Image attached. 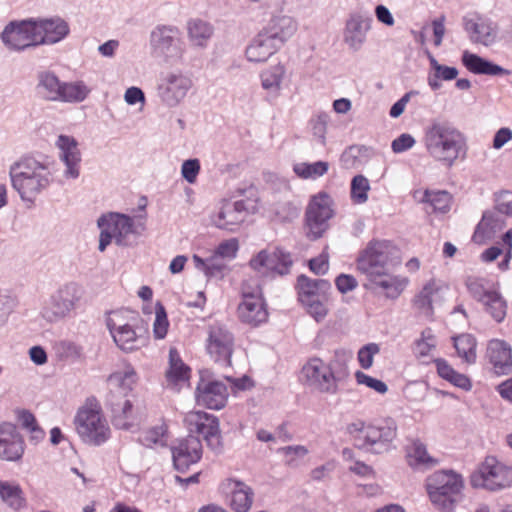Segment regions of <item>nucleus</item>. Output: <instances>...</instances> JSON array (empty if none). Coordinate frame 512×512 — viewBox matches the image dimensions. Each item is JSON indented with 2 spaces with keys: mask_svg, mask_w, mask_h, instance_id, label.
Masks as SVG:
<instances>
[{
  "mask_svg": "<svg viewBox=\"0 0 512 512\" xmlns=\"http://www.w3.org/2000/svg\"><path fill=\"white\" fill-rule=\"evenodd\" d=\"M394 250L389 241L374 240L357 258V270L368 278V287L374 291L384 292L390 299L398 298L408 283L406 278L389 274Z\"/></svg>",
  "mask_w": 512,
  "mask_h": 512,
  "instance_id": "f257e3e1",
  "label": "nucleus"
},
{
  "mask_svg": "<svg viewBox=\"0 0 512 512\" xmlns=\"http://www.w3.org/2000/svg\"><path fill=\"white\" fill-rule=\"evenodd\" d=\"M55 161L42 154H27L9 167L11 187L26 204L33 205L37 197L54 182Z\"/></svg>",
  "mask_w": 512,
  "mask_h": 512,
  "instance_id": "f03ea898",
  "label": "nucleus"
},
{
  "mask_svg": "<svg viewBox=\"0 0 512 512\" xmlns=\"http://www.w3.org/2000/svg\"><path fill=\"white\" fill-rule=\"evenodd\" d=\"M422 142L428 155L447 167L464 158L467 152L465 135L448 121L435 120L427 125Z\"/></svg>",
  "mask_w": 512,
  "mask_h": 512,
  "instance_id": "7ed1b4c3",
  "label": "nucleus"
},
{
  "mask_svg": "<svg viewBox=\"0 0 512 512\" xmlns=\"http://www.w3.org/2000/svg\"><path fill=\"white\" fill-rule=\"evenodd\" d=\"M100 229L99 251L103 252L112 241L122 247L131 246L146 229V215L129 216L119 212H109L97 220Z\"/></svg>",
  "mask_w": 512,
  "mask_h": 512,
  "instance_id": "20e7f679",
  "label": "nucleus"
},
{
  "mask_svg": "<svg viewBox=\"0 0 512 512\" xmlns=\"http://www.w3.org/2000/svg\"><path fill=\"white\" fill-rule=\"evenodd\" d=\"M36 95L43 101L77 104L83 102L91 89L82 80L62 81L52 70L37 72Z\"/></svg>",
  "mask_w": 512,
  "mask_h": 512,
  "instance_id": "39448f33",
  "label": "nucleus"
},
{
  "mask_svg": "<svg viewBox=\"0 0 512 512\" xmlns=\"http://www.w3.org/2000/svg\"><path fill=\"white\" fill-rule=\"evenodd\" d=\"M431 503L439 510L453 512L463 499L464 478L454 470H438L429 475L425 482Z\"/></svg>",
  "mask_w": 512,
  "mask_h": 512,
  "instance_id": "423d86ee",
  "label": "nucleus"
},
{
  "mask_svg": "<svg viewBox=\"0 0 512 512\" xmlns=\"http://www.w3.org/2000/svg\"><path fill=\"white\" fill-rule=\"evenodd\" d=\"M347 431L356 448L372 453L386 451L397 436L394 420L386 419L377 424L356 421L348 425Z\"/></svg>",
  "mask_w": 512,
  "mask_h": 512,
  "instance_id": "0eeeda50",
  "label": "nucleus"
},
{
  "mask_svg": "<svg viewBox=\"0 0 512 512\" xmlns=\"http://www.w3.org/2000/svg\"><path fill=\"white\" fill-rule=\"evenodd\" d=\"M138 314L128 309L110 311L106 316V326L115 344L124 352L138 349L142 344L141 336L135 331Z\"/></svg>",
  "mask_w": 512,
  "mask_h": 512,
  "instance_id": "6e6552de",
  "label": "nucleus"
},
{
  "mask_svg": "<svg viewBox=\"0 0 512 512\" xmlns=\"http://www.w3.org/2000/svg\"><path fill=\"white\" fill-rule=\"evenodd\" d=\"M81 288L74 282L67 283L56 290L45 301L41 316L49 323H57L70 317L81 298Z\"/></svg>",
  "mask_w": 512,
  "mask_h": 512,
  "instance_id": "1a4fd4ad",
  "label": "nucleus"
},
{
  "mask_svg": "<svg viewBox=\"0 0 512 512\" xmlns=\"http://www.w3.org/2000/svg\"><path fill=\"white\" fill-rule=\"evenodd\" d=\"M474 488L499 491L512 486V466L488 456L470 478Z\"/></svg>",
  "mask_w": 512,
  "mask_h": 512,
  "instance_id": "9d476101",
  "label": "nucleus"
},
{
  "mask_svg": "<svg viewBox=\"0 0 512 512\" xmlns=\"http://www.w3.org/2000/svg\"><path fill=\"white\" fill-rule=\"evenodd\" d=\"M151 50L166 62L182 60L186 52L185 43L180 36V30L174 25L160 24L150 33Z\"/></svg>",
  "mask_w": 512,
  "mask_h": 512,
  "instance_id": "9b49d317",
  "label": "nucleus"
},
{
  "mask_svg": "<svg viewBox=\"0 0 512 512\" xmlns=\"http://www.w3.org/2000/svg\"><path fill=\"white\" fill-rule=\"evenodd\" d=\"M242 301L238 305V317L241 322L257 327L268 319V311L262 289L257 281L246 280L241 288Z\"/></svg>",
  "mask_w": 512,
  "mask_h": 512,
  "instance_id": "f8f14e48",
  "label": "nucleus"
},
{
  "mask_svg": "<svg viewBox=\"0 0 512 512\" xmlns=\"http://www.w3.org/2000/svg\"><path fill=\"white\" fill-rule=\"evenodd\" d=\"M75 426L82 441L89 445L100 446L111 436L107 420L96 408H81L75 417Z\"/></svg>",
  "mask_w": 512,
  "mask_h": 512,
  "instance_id": "ddd939ff",
  "label": "nucleus"
},
{
  "mask_svg": "<svg viewBox=\"0 0 512 512\" xmlns=\"http://www.w3.org/2000/svg\"><path fill=\"white\" fill-rule=\"evenodd\" d=\"M193 86L189 75L180 69L160 73L157 82V95L167 107H177L188 95Z\"/></svg>",
  "mask_w": 512,
  "mask_h": 512,
  "instance_id": "4468645a",
  "label": "nucleus"
},
{
  "mask_svg": "<svg viewBox=\"0 0 512 512\" xmlns=\"http://www.w3.org/2000/svg\"><path fill=\"white\" fill-rule=\"evenodd\" d=\"M332 200L326 193L312 197L305 212V233L310 240H317L329 228V220L333 217Z\"/></svg>",
  "mask_w": 512,
  "mask_h": 512,
  "instance_id": "2eb2a0df",
  "label": "nucleus"
},
{
  "mask_svg": "<svg viewBox=\"0 0 512 512\" xmlns=\"http://www.w3.org/2000/svg\"><path fill=\"white\" fill-rule=\"evenodd\" d=\"M307 384L314 390L329 395L338 392V379L331 364L320 358L310 359L302 368Z\"/></svg>",
  "mask_w": 512,
  "mask_h": 512,
  "instance_id": "dca6fc26",
  "label": "nucleus"
},
{
  "mask_svg": "<svg viewBox=\"0 0 512 512\" xmlns=\"http://www.w3.org/2000/svg\"><path fill=\"white\" fill-rule=\"evenodd\" d=\"M0 39L9 50L16 52L37 47L33 17L9 22L1 32Z\"/></svg>",
  "mask_w": 512,
  "mask_h": 512,
  "instance_id": "f3484780",
  "label": "nucleus"
},
{
  "mask_svg": "<svg viewBox=\"0 0 512 512\" xmlns=\"http://www.w3.org/2000/svg\"><path fill=\"white\" fill-rule=\"evenodd\" d=\"M293 264L290 252L276 247L273 251L261 250L251 258L250 267L265 276L286 275Z\"/></svg>",
  "mask_w": 512,
  "mask_h": 512,
  "instance_id": "a211bd4d",
  "label": "nucleus"
},
{
  "mask_svg": "<svg viewBox=\"0 0 512 512\" xmlns=\"http://www.w3.org/2000/svg\"><path fill=\"white\" fill-rule=\"evenodd\" d=\"M254 209L255 206L249 200H225L218 212L211 216V222L219 229L234 232Z\"/></svg>",
  "mask_w": 512,
  "mask_h": 512,
  "instance_id": "6ab92c4d",
  "label": "nucleus"
},
{
  "mask_svg": "<svg viewBox=\"0 0 512 512\" xmlns=\"http://www.w3.org/2000/svg\"><path fill=\"white\" fill-rule=\"evenodd\" d=\"M496 210L487 211L483 214L481 221L473 234V241L481 243L485 237H490L492 233L502 225L500 214L512 216V192L503 191L496 197Z\"/></svg>",
  "mask_w": 512,
  "mask_h": 512,
  "instance_id": "aec40b11",
  "label": "nucleus"
},
{
  "mask_svg": "<svg viewBox=\"0 0 512 512\" xmlns=\"http://www.w3.org/2000/svg\"><path fill=\"white\" fill-rule=\"evenodd\" d=\"M233 346L234 337L224 325L215 323L209 326L206 350L215 362L229 366Z\"/></svg>",
  "mask_w": 512,
  "mask_h": 512,
  "instance_id": "412c9836",
  "label": "nucleus"
},
{
  "mask_svg": "<svg viewBox=\"0 0 512 512\" xmlns=\"http://www.w3.org/2000/svg\"><path fill=\"white\" fill-rule=\"evenodd\" d=\"M38 46L55 45L68 37L70 25L58 15L33 17Z\"/></svg>",
  "mask_w": 512,
  "mask_h": 512,
  "instance_id": "4be33fe9",
  "label": "nucleus"
},
{
  "mask_svg": "<svg viewBox=\"0 0 512 512\" xmlns=\"http://www.w3.org/2000/svg\"><path fill=\"white\" fill-rule=\"evenodd\" d=\"M59 150V159L64 164V178L75 180L80 176V164L82 161L78 141L69 135L61 134L55 141Z\"/></svg>",
  "mask_w": 512,
  "mask_h": 512,
  "instance_id": "5701e85b",
  "label": "nucleus"
},
{
  "mask_svg": "<svg viewBox=\"0 0 512 512\" xmlns=\"http://www.w3.org/2000/svg\"><path fill=\"white\" fill-rule=\"evenodd\" d=\"M463 25L470 41L474 44L489 47L498 39V26L488 18L479 15L465 17Z\"/></svg>",
  "mask_w": 512,
  "mask_h": 512,
  "instance_id": "b1692460",
  "label": "nucleus"
},
{
  "mask_svg": "<svg viewBox=\"0 0 512 512\" xmlns=\"http://www.w3.org/2000/svg\"><path fill=\"white\" fill-rule=\"evenodd\" d=\"M24 451L25 443L16 426L9 422L0 424V459L17 462Z\"/></svg>",
  "mask_w": 512,
  "mask_h": 512,
  "instance_id": "393cba45",
  "label": "nucleus"
},
{
  "mask_svg": "<svg viewBox=\"0 0 512 512\" xmlns=\"http://www.w3.org/2000/svg\"><path fill=\"white\" fill-rule=\"evenodd\" d=\"M171 450L174 467L180 472L186 471L202 456V444L198 437L192 435L179 440Z\"/></svg>",
  "mask_w": 512,
  "mask_h": 512,
  "instance_id": "a878e982",
  "label": "nucleus"
},
{
  "mask_svg": "<svg viewBox=\"0 0 512 512\" xmlns=\"http://www.w3.org/2000/svg\"><path fill=\"white\" fill-rule=\"evenodd\" d=\"M185 423L190 432L203 436L209 444H218L219 422L214 415L202 411H191L186 414Z\"/></svg>",
  "mask_w": 512,
  "mask_h": 512,
  "instance_id": "bb28decb",
  "label": "nucleus"
},
{
  "mask_svg": "<svg viewBox=\"0 0 512 512\" xmlns=\"http://www.w3.org/2000/svg\"><path fill=\"white\" fill-rule=\"evenodd\" d=\"M297 30L298 22L294 17L286 14H277L270 18L261 31L281 48L295 35Z\"/></svg>",
  "mask_w": 512,
  "mask_h": 512,
  "instance_id": "cd10ccee",
  "label": "nucleus"
},
{
  "mask_svg": "<svg viewBox=\"0 0 512 512\" xmlns=\"http://www.w3.org/2000/svg\"><path fill=\"white\" fill-rule=\"evenodd\" d=\"M371 16L353 13L346 21L343 39L345 44L353 51H358L366 42L367 33L371 29Z\"/></svg>",
  "mask_w": 512,
  "mask_h": 512,
  "instance_id": "c85d7f7f",
  "label": "nucleus"
},
{
  "mask_svg": "<svg viewBox=\"0 0 512 512\" xmlns=\"http://www.w3.org/2000/svg\"><path fill=\"white\" fill-rule=\"evenodd\" d=\"M228 390L220 381H202L196 389V400L199 405L208 409L219 410L227 402Z\"/></svg>",
  "mask_w": 512,
  "mask_h": 512,
  "instance_id": "c756f323",
  "label": "nucleus"
},
{
  "mask_svg": "<svg viewBox=\"0 0 512 512\" xmlns=\"http://www.w3.org/2000/svg\"><path fill=\"white\" fill-rule=\"evenodd\" d=\"M487 357L497 375L512 373V348L506 341L490 340L487 346Z\"/></svg>",
  "mask_w": 512,
  "mask_h": 512,
  "instance_id": "7c9ffc66",
  "label": "nucleus"
},
{
  "mask_svg": "<svg viewBox=\"0 0 512 512\" xmlns=\"http://www.w3.org/2000/svg\"><path fill=\"white\" fill-rule=\"evenodd\" d=\"M187 39L194 49H206L214 35V26L199 17L190 18L186 25Z\"/></svg>",
  "mask_w": 512,
  "mask_h": 512,
  "instance_id": "2f4dec72",
  "label": "nucleus"
},
{
  "mask_svg": "<svg viewBox=\"0 0 512 512\" xmlns=\"http://www.w3.org/2000/svg\"><path fill=\"white\" fill-rule=\"evenodd\" d=\"M112 422L117 429L131 430L137 427L141 417L129 399L111 404Z\"/></svg>",
  "mask_w": 512,
  "mask_h": 512,
  "instance_id": "473e14b6",
  "label": "nucleus"
},
{
  "mask_svg": "<svg viewBox=\"0 0 512 512\" xmlns=\"http://www.w3.org/2000/svg\"><path fill=\"white\" fill-rule=\"evenodd\" d=\"M279 49L280 47H278L263 31H260L246 47L245 56L249 62L263 63Z\"/></svg>",
  "mask_w": 512,
  "mask_h": 512,
  "instance_id": "72a5a7b5",
  "label": "nucleus"
},
{
  "mask_svg": "<svg viewBox=\"0 0 512 512\" xmlns=\"http://www.w3.org/2000/svg\"><path fill=\"white\" fill-rule=\"evenodd\" d=\"M230 489V506L235 512H248L252 507L254 492L246 483L230 479L228 482Z\"/></svg>",
  "mask_w": 512,
  "mask_h": 512,
  "instance_id": "f704fd0d",
  "label": "nucleus"
},
{
  "mask_svg": "<svg viewBox=\"0 0 512 512\" xmlns=\"http://www.w3.org/2000/svg\"><path fill=\"white\" fill-rule=\"evenodd\" d=\"M408 465L414 470L424 471L438 465V459L431 456L419 440L413 441L406 449Z\"/></svg>",
  "mask_w": 512,
  "mask_h": 512,
  "instance_id": "c9c22d12",
  "label": "nucleus"
},
{
  "mask_svg": "<svg viewBox=\"0 0 512 512\" xmlns=\"http://www.w3.org/2000/svg\"><path fill=\"white\" fill-rule=\"evenodd\" d=\"M462 63L470 72L474 74H483L490 76L509 74L508 70L476 54L470 53L469 51L463 52Z\"/></svg>",
  "mask_w": 512,
  "mask_h": 512,
  "instance_id": "e433bc0d",
  "label": "nucleus"
},
{
  "mask_svg": "<svg viewBox=\"0 0 512 512\" xmlns=\"http://www.w3.org/2000/svg\"><path fill=\"white\" fill-rule=\"evenodd\" d=\"M299 301L324 297L328 294L331 285L324 279H312L305 275H300L297 279Z\"/></svg>",
  "mask_w": 512,
  "mask_h": 512,
  "instance_id": "4c0bfd02",
  "label": "nucleus"
},
{
  "mask_svg": "<svg viewBox=\"0 0 512 512\" xmlns=\"http://www.w3.org/2000/svg\"><path fill=\"white\" fill-rule=\"evenodd\" d=\"M465 286L469 295L479 303L488 299L499 290L498 285L493 281L486 277L474 275L468 276L465 279Z\"/></svg>",
  "mask_w": 512,
  "mask_h": 512,
  "instance_id": "58836bf2",
  "label": "nucleus"
},
{
  "mask_svg": "<svg viewBox=\"0 0 512 512\" xmlns=\"http://www.w3.org/2000/svg\"><path fill=\"white\" fill-rule=\"evenodd\" d=\"M286 74L285 66L278 63L269 66L260 73L261 86L269 94L278 96L281 90L282 82Z\"/></svg>",
  "mask_w": 512,
  "mask_h": 512,
  "instance_id": "ea45409f",
  "label": "nucleus"
},
{
  "mask_svg": "<svg viewBox=\"0 0 512 512\" xmlns=\"http://www.w3.org/2000/svg\"><path fill=\"white\" fill-rule=\"evenodd\" d=\"M437 292L438 286L434 281H430L425 284L413 299L414 308L425 317H430L433 313L432 303Z\"/></svg>",
  "mask_w": 512,
  "mask_h": 512,
  "instance_id": "a19ab883",
  "label": "nucleus"
},
{
  "mask_svg": "<svg viewBox=\"0 0 512 512\" xmlns=\"http://www.w3.org/2000/svg\"><path fill=\"white\" fill-rule=\"evenodd\" d=\"M327 161L298 162L293 165L294 173L303 180H316L324 176L329 170Z\"/></svg>",
  "mask_w": 512,
  "mask_h": 512,
  "instance_id": "79ce46f5",
  "label": "nucleus"
},
{
  "mask_svg": "<svg viewBox=\"0 0 512 512\" xmlns=\"http://www.w3.org/2000/svg\"><path fill=\"white\" fill-rule=\"evenodd\" d=\"M192 259L195 268L203 272L207 278L222 275L223 270L226 268L225 261L216 253H213L210 257L206 259H203L195 254L193 255Z\"/></svg>",
  "mask_w": 512,
  "mask_h": 512,
  "instance_id": "37998d69",
  "label": "nucleus"
},
{
  "mask_svg": "<svg viewBox=\"0 0 512 512\" xmlns=\"http://www.w3.org/2000/svg\"><path fill=\"white\" fill-rule=\"evenodd\" d=\"M0 497L9 507L19 510L25 505L23 491L19 484L0 480Z\"/></svg>",
  "mask_w": 512,
  "mask_h": 512,
  "instance_id": "c03bdc74",
  "label": "nucleus"
},
{
  "mask_svg": "<svg viewBox=\"0 0 512 512\" xmlns=\"http://www.w3.org/2000/svg\"><path fill=\"white\" fill-rule=\"evenodd\" d=\"M137 380V373L129 364L115 371L108 378V382L111 386L121 389L124 393L131 391Z\"/></svg>",
  "mask_w": 512,
  "mask_h": 512,
  "instance_id": "a18cd8bd",
  "label": "nucleus"
},
{
  "mask_svg": "<svg viewBox=\"0 0 512 512\" xmlns=\"http://www.w3.org/2000/svg\"><path fill=\"white\" fill-rule=\"evenodd\" d=\"M457 355L465 362L472 364L476 360V340L471 334H461L453 338Z\"/></svg>",
  "mask_w": 512,
  "mask_h": 512,
  "instance_id": "49530a36",
  "label": "nucleus"
},
{
  "mask_svg": "<svg viewBox=\"0 0 512 512\" xmlns=\"http://www.w3.org/2000/svg\"><path fill=\"white\" fill-rule=\"evenodd\" d=\"M484 311L489 314L496 322H502L507 314V302L499 292H495L488 299L480 303Z\"/></svg>",
  "mask_w": 512,
  "mask_h": 512,
  "instance_id": "de8ad7c7",
  "label": "nucleus"
},
{
  "mask_svg": "<svg viewBox=\"0 0 512 512\" xmlns=\"http://www.w3.org/2000/svg\"><path fill=\"white\" fill-rule=\"evenodd\" d=\"M138 442L147 447L165 446L167 443V429L164 424L152 427L140 433Z\"/></svg>",
  "mask_w": 512,
  "mask_h": 512,
  "instance_id": "09e8293b",
  "label": "nucleus"
},
{
  "mask_svg": "<svg viewBox=\"0 0 512 512\" xmlns=\"http://www.w3.org/2000/svg\"><path fill=\"white\" fill-rule=\"evenodd\" d=\"M169 370L167 378L171 381L178 382L187 380L189 377V368L181 360L176 349L171 348L169 351Z\"/></svg>",
  "mask_w": 512,
  "mask_h": 512,
  "instance_id": "8fccbe9b",
  "label": "nucleus"
},
{
  "mask_svg": "<svg viewBox=\"0 0 512 512\" xmlns=\"http://www.w3.org/2000/svg\"><path fill=\"white\" fill-rule=\"evenodd\" d=\"M420 201L430 204L435 212L445 213L449 210L451 197L446 191L426 190L423 192Z\"/></svg>",
  "mask_w": 512,
  "mask_h": 512,
  "instance_id": "3c124183",
  "label": "nucleus"
},
{
  "mask_svg": "<svg viewBox=\"0 0 512 512\" xmlns=\"http://www.w3.org/2000/svg\"><path fill=\"white\" fill-rule=\"evenodd\" d=\"M437 345L436 337L430 328L422 331L421 337L414 343L413 352L419 359L426 358L432 354Z\"/></svg>",
  "mask_w": 512,
  "mask_h": 512,
  "instance_id": "603ef678",
  "label": "nucleus"
},
{
  "mask_svg": "<svg viewBox=\"0 0 512 512\" xmlns=\"http://www.w3.org/2000/svg\"><path fill=\"white\" fill-rule=\"evenodd\" d=\"M370 190L369 180L363 175H356L351 181V199L356 204H363L368 200Z\"/></svg>",
  "mask_w": 512,
  "mask_h": 512,
  "instance_id": "864d4df0",
  "label": "nucleus"
},
{
  "mask_svg": "<svg viewBox=\"0 0 512 512\" xmlns=\"http://www.w3.org/2000/svg\"><path fill=\"white\" fill-rule=\"evenodd\" d=\"M327 295L324 297H317L302 301L301 304L305 307L307 313L313 317L317 322L322 321L327 313Z\"/></svg>",
  "mask_w": 512,
  "mask_h": 512,
  "instance_id": "5fc2aeb1",
  "label": "nucleus"
},
{
  "mask_svg": "<svg viewBox=\"0 0 512 512\" xmlns=\"http://www.w3.org/2000/svg\"><path fill=\"white\" fill-rule=\"evenodd\" d=\"M380 352V347L377 343H368L362 346L357 353V360L363 369H369L373 365L374 356Z\"/></svg>",
  "mask_w": 512,
  "mask_h": 512,
  "instance_id": "6e6d98bb",
  "label": "nucleus"
},
{
  "mask_svg": "<svg viewBox=\"0 0 512 512\" xmlns=\"http://www.w3.org/2000/svg\"><path fill=\"white\" fill-rule=\"evenodd\" d=\"M169 322L167 319V314L164 307L157 303L156 312H155V320L153 323V334L157 339H163L168 331Z\"/></svg>",
  "mask_w": 512,
  "mask_h": 512,
  "instance_id": "4d7b16f0",
  "label": "nucleus"
},
{
  "mask_svg": "<svg viewBox=\"0 0 512 512\" xmlns=\"http://www.w3.org/2000/svg\"><path fill=\"white\" fill-rule=\"evenodd\" d=\"M432 71L436 74V78L442 81H451L458 76V69L440 64L434 57L429 58Z\"/></svg>",
  "mask_w": 512,
  "mask_h": 512,
  "instance_id": "13d9d810",
  "label": "nucleus"
},
{
  "mask_svg": "<svg viewBox=\"0 0 512 512\" xmlns=\"http://www.w3.org/2000/svg\"><path fill=\"white\" fill-rule=\"evenodd\" d=\"M355 379L359 385H364L379 394H385L388 391V387L383 381L371 377L362 371L355 373Z\"/></svg>",
  "mask_w": 512,
  "mask_h": 512,
  "instance_id": "bf43d9fd",
  "label": "nucleus"
},
{
  "mask_svg": "<svg viewBox=\"0 0 512 512\" xmlns=\"http://www.w3.org/2000/svg\"><path fill=\"white\" fill-rule=\"evenodd\" d=\"M58 354L66 359H79L83 354V348L75 342L64 340L56 346Z\"/></svg>",
  "mask_w": 512,
  "mask_h": 512,
  "instance_id": "052dcab7",
  "label": "nucleus"
},
{
  "mask_svg": "<svg viewBox=\"0 0 512 512\" xmlns=\"http://www.w3.org/2000/svg\"><path fill=\"white\" fill-rule=\"evenodd\" d=\"M239 249V243L236 238H231L221 242L214 253L221 257L224 261L232 260L236 257Z\"/></svg>",
  "mask_w": 512,
  "mask_h": 512,
  "instance_id": "680f3d73",
  "label": "nucleus"
},
{
  "mask_svg": "<svg viewBox=\"0 0 512 512\" xmlns=\"http://www.w3.org/2000/svg\"><path fill=\"white\" fill-rule=\"evenodd\" d=\"M199 172L200 161L198 159H188L182 163L181 175L188 183L194 184Z\"/></svg>",
  "mask_w": 512,
  "mask_h": 512,
  "instance_id": "e2e57ef3",
  "label": "nucleus"
},
{
  "mask_svg": "<svg viewBox=\"0 0 512 512\" xmlns=\"http://www.w3.org/2000/svg\"><path fill=\"white\" fill-rule=\"evenodd\" d=\"M278 452L284 455L287 464L294 465L297 459H301L308 454V449L303 445H293L282 447Z\"/></svg>",
  "mask_w": 512,
  "mask_h": 512,
  "instance_id": "0e129e2a",
  "label": "nucleus"
},
{
  "mask_svg": "<svg viewBox=\"0 0 512 512\" xmlns=\"http://www.w3.org/2000/svg\"><path fill=\"white\" fill-rule=\"evenodd\" d=\"M415 143L416 141L412 135L403 133L392 141L391 148L394 153H403L411 149Z\"/></svg>",
  "mask_w": 512,
  "mask_h": 512,
  "instance_id": "69168bd1",
  "label": "nucleus"
},
{
  "mask_svg": "<svg viewBox=\"0 0 512 512\" xmlns=\"http://www.w3.org/2000/svg\"><path fill=\"white\" fill-rule=\"evenodd\" d=\"M310 270L316 275H324L329 268L328 254L323 252L309 261Z\"/></svg>",
  "mask_w": 512,
  "mask_h": 512,
  "instance_id": "338daca9",
  "label": "nucleus"
},
{
  "mask_svg": "<svg viewBox=\"0 0 512 512\" xmlns=\"http://www.w3.org/2000/svg\"><path fill=\"white\" fill-rule=\"evenodd\" d=\"M357 280L354 276L349 274H340L335 279V285L341 293H347L357 287Z\"/></svg>",
  "mask_w": 512,
  "mask_h": 512,
  "instance_id": "774afa93",
  "label": "nucleus"
}]
</instances>
